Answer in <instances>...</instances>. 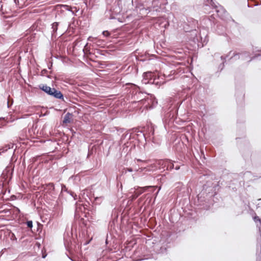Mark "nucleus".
I'll use <instances>...</instances> for the list:
<instances>
[{
  "label": "nucleus",
  "mask_w": 261,
  "mask_h": 261,
  "mask_svg": "<svg viewBox=\"0 0 261 261\" xmlns=\"http://www.w3.org/2000/svg\"><path fill=\"white\" fill-rule=\"evenodd\" d=\"M129 1L128 3L123 2L122 1L115 2L111 9V11L115 15H117L121 13L127 12L133 5V0H129Z\"/></svg>",
  "instance_id": "f257e3e1"
},
{
  "label": "nucleus",
  "mask_w": 261,
  "mask_h": 261,
  "mask_svg": "<svg viewBox=\"0 0 261 261\" xmlns=\"http://www.w3.org/2000/svg\"><path fill=\"white\" fill-rule=\"evenodd\" d=\"M210 6L215 9V12H217V15L219 17H222L223 14L225 13V11L224 8L221 6H218L214 0H211L210 2Z\"/></svg>",
  "instance_id": "f03ea898"
},
{
  "label": "nucleus",
  "mask_w": 261,
  "mask_h": 261,
  "mask_svg": "<svg viewBox=\"0 0 261 261\" xmlns=\"http://www.w3.org/2000/svg\"><path fill=\"white\" fill-rule=\"evenodd\" d=\"M188 23H189V25H191V28L192 29V30L190 32L192 36V38L194 39L195 37L197 35V31L195 30V28L197 25L198 21L192 18H190L188 19Z\"/></svg>",
  "instance_id": "7ed1b4c3"
},
{
  "label": "nucleus",
  "mask_w": 261,
  "mask_h": 261,
  "mask_svg": "<svg viewBox=\"0 0 261 261\" xmlns=\"http://www.w3.org/2000/svg\"><path fill=\"white\" fill-rule=\"evenodd\" d=\"M167 4V0H154L152 2V6L155 11L159 10V9L163 10Z\"/></svg>",
  "instance_id": "20e7f679"
},
{
  "label": "nucleus",
  "mask_w": 261,
  "mask_h": 261,
  "mask_svg": "<svg viewBox=\"0 0 261 261\" xmlns=\"http://www.w3.org/2000/svg\"><path fill=\"white\" fill-rule=\"evenodd\" d=\"M151 187L150 186H147V187H143V188H140V189L135 192V193H134V194H133V195H132L130 197V199L131 200H133L135 199H136L140 194H141L142 193H143L147 189Z\"/></svg>",
  "instance_id": "39448f33"
},
{
  "label": "nucleus",
  "mask_w": 261,
  "mask_h": 261,
  "mask_svg": "<svg viewBox=\"0 0 261 261\" xmlns=\"http://www.w3.org/2000/svg\"><path fill=\"white\" fill-rule=\"evenodd\" d=\"M137 11L139 10V17H143L148 14L147 9L145 8L143 6L140 5L136 7Z\"/></svg>",
  "instance_id": "423d86ee"
},
{
  "label": "nucleus",
  "mask_w": 261,
  "mask_h": 261,
  "mask_svg": "<svg viewBox=\"0 0 261 261\" xmlns=\"http://www.w3.org/2000/svg\"><path fill=\"white\" fill-rule=\"evenodd\" d=\"M51 95L58 99H63V95L62 93L55 88Z\"/></svg>",
  "instance_id": "0eeeda50"
},
{
  "label": "nucleus",
  "mask_w": 261,
  "mask_h": 261,
  "mask_svg": "<svg viewBox=\"0 0 261 261\" xmlns=\"http://www.w3.org/2000/svg\"><path fill=\"white\" fill-rule=\"evenodd\" d=\"M43 91L48 94V95H51L54 88H51L47 85H43L42 87L40 88Z\"/></svg>",
  "instance_id": "6e6552de"
},
{
  "label": "nucleus",
  "mask_w": 261,
  "mask_h": 261,
  "mask_svg": "<svg viewBox=\"0 0 261 261\" xmlns=\"http://www.w3.org/2000/svg\"><path fill=\"white\" fill-rule=\"evenodd\" d=\"M152 73L151 72H145L143 74V80L142 82L144 84H147L148 83H149L150 82L149 81H147L148 79L151 78L152 76Z\"/></svg>",
  "instance_id": "1a4fd4ad"
},
{
  "label": "nucleus",
  "mask_w": 261,
  "mask_h": 261,
  "mask_svg": "<svg viewBox=\"0 0 261 261\" xmlns=\"http://www.w3.org/2000/svg\"><path fill=\"white\" fill-rule=\"evenodd\" d=\"M71 116H72L71 114H70V113H67L65 115V116L64 118L63 123H69L70 121V119H71Z\"/></svg>",
  "instance_id": "9d476101"
},
{
  "label": "nucleus",
  "mask_w": 261,
  "mask_h": 261,
  "mask_svg": "<svg viewBox=\"0 0 261 261\" xmlns=\"http://www.w3.org/2000/svg\"><path fill=\"white\" fill-rule=\"evenodd\" d=\"M13 144H8V145H6L5 147L0 149V155L2 154V153L6 151L8 149L13 148Z\"/></svg>",
  "instance_id": "9b49d317"
},
{
  "label": "nucleus",
  "mask_w": 261,
  "mask_h": 261,
  "mask_svg": "<svg viewBox=\"0 0 261 261\" xmlns=\"http://www.w3.org/2000/svg\"><path fill=\"white\" fill-rule=\"evenodd\" d=\"M58 27V22H54L52 24V29L53 33H55L57 32Z\"/></svg>",
  "instance_id": "f8f14e48"
},
{
  "label": "nucleus",
  "mask_w": 261,
  "mask_h": 261,
  "mask_svg": "<svg viewBox=\"0 0 261 261\" xmlns=\"http://www.w3.org/2000/svg\"><path fill=\"white\" fill-rule=\"evenodd\" d=\"M165 164H168L167 168H168L169 167L170 168H173V167H174V165L172 164V163L170 162V161H166Z\"/></svg>",
  "instance_id": "ddd939ff"
},
{
  "label": "nucleus",
  "mask_w": 261,
  "mask_h": 261,
  "mask_svg": "<svg viewBox=\"0 0 261 261\" xmlns=\"http://www.w3.org/2000/svg\"><path fill=\"white\" fill-rule=\"evenodd\" d=\"M253 220L255 222H259L260 223L261 222V220L257 216H255L253 217Z\"/></svg>",
  "instance_id": "4468645a"
},
{
  "label": "nucleus",
  "mask_w": 261,
  "mask_h": 261,
  "mask_svg": "<svg viewBox=\"0 0 261 261\" xmlns=\"http://www.w3.org/2000/svg\"><path fill=\"white\" fill-rule=\"evenodd\" d=\"M102 35L106 37H109L110 35V33L107 31H105L102 32Z\"/></svg>",
  "instance_id": "2eb2a0df"
},
{
  "label": "nucleus",
  "mask_w": 261,
  "mask_h": 261,
  "mask_svg": "<svg viewBox=\"0 0 261 261\" xmlns=\"http://www.w3.org/2000/svg\"><path fill=\"white\" fill-rule=\"evenodd\" d=\"M27 226L30 227L32 228L33 227V222L32 221H28L27 222Z\"/></svg>",
  "instance_id": "dca6fc26"
},
{
  "label": "nucleus",
  "mask_w": 261,
  "mask_h": 261,
  "mask_svg": "<svg viewBox=\"0 0 261 261\" xmlns=\"http://www.w3.org/2000/svg\"><path fill=\"white\" fill-rule=\"evenodd\" d=\"M102 200V197H96L95 200L97 203H99Z\"/></svg>",
  "instance_id": "f3484780"
},
{
  "label": "nucleus",
  "mask_w": 261,
  "mask_h": 261,
  "mask_svg": "<svg viewBox=\"0 0 261 261\" xmlns=\"http://www.w3.org/2000/svg\"><path fill=\"white\" fill-rule=\"evenodd\" d=\"M90 50H85V49H83V53L84 55H87L90 51Z\"/></svg>",
  "instance_id": "a211bd4d"
},
{
  "label": "nucleus",
  "mask_w": 261,
  "mask_h": 261,
  "mask_svg": "<svg viewBox=\"0 0 261 261\" xmlns=\"http://www.w3.org/2000/svg\"><path fill=\"white\" fill-rule=\"evenodd\" d=\"M210 7V6H208V5L207 4H205V6H204V9L206 11L208 10V8Z\"/></svg>",
  "instance_id": "6ab92c4d"
},
{
  "label": "nucleus",
  "mask_w": 261,
  "mask_h": 261,
  "mask_svg": "<svg viewBox=\"0 0 261 261\" xmlns=\"http://www.w3.org/2000/svg\"><path fill=\"white\" fill-rule=\"evenodd\" d=\"M126 171H128V172H132L133 171V169L130 168H127L126 169Z\"/></svg>",
  "instance_id": "aec40b11"
},
{
  "label": "nucleus",
  "mask_w": 261,
  "mask_h": 261,
  "mask_svg": "<svg viewBox=\"0 0 261 261\" xmlns=\"http://www.w3.org/2000/svg\"><path fill=\"white\" fill-rule=\"evenodd\" d=\"M92 38L91 37H89L88 39V41H91L92 40Z\"/></svg>",
  "instance_id": "412c9836"
},
{
  "label": "nucleus",
  "mask_w": 261,
  "mask_h": 261,
  "mask_svg": "<svg viewBox=\"0 0 261 261\" xmlns=\"http://www.w3.org/2000/svg\"><path fill=\"white\" fill-rule=\"evenodd\" d=\"M88 43H86L84 46V49H86V47L88 46Z\"/></svg>",
  "instance_id": "4be33fe9"
},
{
  "label": "nucleus",
  "mask_w": 261,
  "mask_h": 261,
  "mask_svg": "<svg viewBox=\"0 0 261 261\" xmlns=\"http://www.w3.org/2000/svg\"><path fill=\"white\" fill-rule=\"evenodd\" d=\"M137 162H142V161L140 159H137Z\"/></svg>",
  "instance_id": "5701e85b"
},
{
  "label": "nucleus",
  "mask_w": 261,
  "mask_h": 261,
  "mask_svg": "<svg viewBox=\"0 0 261 261\" xmlns=\"http://www.w3.org/2000/svg\"><path fill=\"white\" fill-rule=\"evenodd\" d=\"M77 212H78V208H77L76 209V212H75L76 214H77Z\"/></svg>",
  "instance_id": "b1692460"
},
{
  "label": "nucleus",
  "mask_w": 261,
  "mask_h": 261,
  "mask_svg": "<svg viewBox=\"0 0 261 261\" xmlns=\"http://www.w3.org/2000/svg\"><path fill=\"white\" fill-rule=\"evenodd\" d=\"M185 28V30H186V31H187V32H189V31L188 30V29H186L185 28Z\"/></svg>",
  "instance_id": "393cba45"
},
{
  "label": "nucleus",
  "mask_w": 261,
  "mask_h": 261,
  "mask_svg": "<svg viewBox=\"0 0 261 261\" xmlns=\"http://www.w3.org/2000/svg\"><path fill=\"white\" fill-rule=\"evenodd\" d=\"M179 169V167H175V169L177 170V169Z\"/></svg>",
  "instance_id": "a878e982"
}]
</instances>
